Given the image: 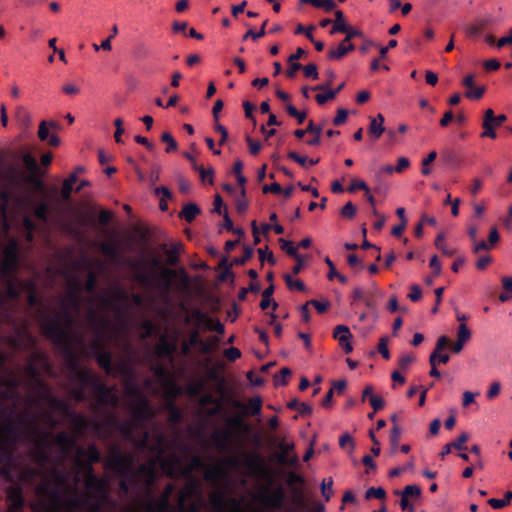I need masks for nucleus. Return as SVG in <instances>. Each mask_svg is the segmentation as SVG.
<instances>
[{
    "label": "nucleus",
    "mask_w": 512,
    "mask_h": 512,
    "mask_svg": "<svg viewBox=\"0 0 512 512\" xmlns=\"http://www.w3.org/2000/svg\"><path fill=\"white\" fill-rule=\"evenodd\" d=\"M37 495L49 499L47 502L34 503L32 512H81L86 508L89 512H106L103 509L105 501H91L88 495L79 497L74 494L62 501L58 487H53L48 479L43 480L37 487Z\"/></svg>",
    "instance_id": "nucleus-1"
},
{
    "label": "nucleus",
    "mask_w": 512,
    "mask_h": 512,
    "mask_svg": "<svg viewBox=\"0 0 512 512\" xmlns=\"http://www.w3.org/2000/svg\"><path fill=\"white\" fill-rule=\"evenodd\" d=\"M41 329L44 336L61 350L66 367L73 376L81 368L75 351V345L80 343L75 342V337L61 326L58 319H52L45 313H41Z\"/></svg>",
    "instance_id": "nucleus-2"
},
{
    "label": "nucleus",
    "mask_w": 512,
    "mask_h": 512,
    "mask_svg": "<svg viewBox=\"0 0 512 512\" xmlns=\"http://www.w3.org/2000/svg\"><path fill=\"white\" fill-rule=\"evenodd\" d=\"M23 434V429L15 426L13 414L7 411L0 418V465H2V473L8 479L12 478L14 452Z\"/></svg>",
    "instance_id": "nucleus-3"
},
{
    "label": "nucleus",
    "mask_w": 512,
    "mask_h": 512,
    "mask_svg": "<svg viewBox=\"0 0 512 512\" xmlns=\"http://www.w3.org/2000/svg\"><path fill=\"white\" fill-rule=\"evenodd\" d=\"M230 404L233 408L240 409L241 415L232 416L227 419L228 426L242 432H248L250 427L245 424L243 416H258L261 413L263 401L260 396L252 397L247 404L238 399L231 398Z\"/></svg>",
    "instance_id": "nucleus-4"
},
{
    "label": "nucleus",
    "mask_w": 512,
    "mask_h": 512,
    "mask_svg": "<svg viewBox=\"0 0 512 512\" xmlns=\"http://www.w3.org/2000/svg\"><path fill=\"white\" fill-rule=\"evenodd\" d=\"M38 364L41 365L45 370L51 371L52 366L49 362L48 356L40 351H34L28 360V363L24 367V373L29 378L30 388L37 394L48 386L41 378Z\"/></svg>",
    "instance_id": "nucleus-5"
},
{
    "label": "nucleus",
    "mask_w": 512,
    "mask_h": 512,
    "mask_svg": "<svg viewBox=\"0 0 512 512\" xmlns=\"http://www.w3.org/2000/svg\"><path fill=\"white\" fill-rule=\"evenodd\" d=\"M134 460L132 454H126L118 446H113L109 459L104 462V468L112 471L117 477H129Z\"/></svg>",
    "instance_id": "nucleus-6"
},
{
    "label": "nucleus",
    "mask_w": 512,
    "mask_h": 512,
    "mask_svg": "<svg viewBox=\"0 0 512 512\" xmlns=\"http://www.w3.org/2000/svg\"><path fill=\"white\" fill-rule=\"evenodd\" d=\"M87 318L89 326L95 334V338L91 341L89 348L92 354L97 356L106 349L104 341L108 322L93 309L88 312Z\"/></svg>",
    "instance_id": "nucleus-7"
},
{
    "label": "nucleus",
    "mask_w": 512,
    "mask_h": 512,
    "mask_svg": "<svg viewBox=\"0 0 512 512\" xmlns=\"http://www.w3.org/2000/svg\"><path fill=\"white\" fill-rule=\"evenodd\" d=\"M175 490L173 483H168L159 498L154 497L152 491L148 492V499L142 503L144 512H170L172 505L170 498Z\"/></svg>",
    "instance_id": "nucleus-8"
},
{
    "label": "nucleus",
    "mask_w": 512,
    "mask_h": 512,
    "mask_svg": "<svg viewBox=\"0 0 512 512\" xmlns=\"http://www.w3.org/2000/svg\"><path fill=\"white\" fill-rule=\"evenodd\" d=\"M155 463V460H151L149 463L140 464L137 468L133 466L129 476L132 483L142 484L147 493L151 492L157 479Z\"/></svg>",
    "instance_id": "nucleus-9"
},
{
    "label": "nucleus",
    "mask_w": 512,
    "mask_h": 512,
    "mask_svg": "<svg viewBox=\"0 0 512 512\" xmlns=\"http://www.w3.org/2000/svg\"><path fill=\"white\" fill-rule=\"evenodd\" d=\"M68 416L72 420V426L78 436L84 435L89 428H92L98 436L104 432V423L95 419H89L87 416L75 412H70Z\"/></svg>",
    "instance_id": "nucleus-10"
},
{
    "label": "nucleus",
    "mask_w": 512,
    "mask_h": 512,
    "mask_svg": "<svg viewBox=\"0 0 512 512\" xmlns=\"http://www.w3.org/2000/svg\"><path fill=\"white\" fill-rule=\"evenodd\" d=\"M85 489L90 492L87 495L91 501H108L109 499L108 483L104 478L98 476L86 477Z\"/></svg>",
    "instance_id": "nucleus-11"
},
{
    "label": "nucleus",
    "mask_w": 512,
    "mask_h": 512,
    "mask_svg": "<svg viewBox=\"0 0 512 512\" xmlns=\"http://www.w3.org/2000/svg\"><path fill=\"white\" fill-rule=\"evenodd\" d=\"M92 390L97 398V405L115 408L119 404V397L115 392V386H107L101 379L96 382Z\"/></svg>",
    "instance_id": "nucleus-12"
},
{
    "label": "nucleus",
    "mask_w": 512,
    "mask_h": 512,
    "mask_svg": "<svg viewBox=\"0 0 512 512\" xmlns=\"http://www.w3.org/2000/svg\"><path fill=\"white\" fill-rule=\"evenodd\" d=\"M18 422L19 424H25L28 422L30 426L28 430L29 434L38 435V438L34 440L36 447L47 450L50 448L51 441L54 438L53 433L40 431L37 424L34 421L29 420L26 416L19 417Z\"/></svg>",
    "instance_id": "nucleus-13"
},
{
    "label": "nucleus",
    "mask_w": 512,
    "mask_h": 512,
    "mask_svg": "<svg viewBox=\"0 0 512 512\" xmlns=\"http://www.w3.org/2000/svg\"><path fill=\"white\" fill-rule=\"evenodd\" d=\"M132 416L136 425H142L152 417L150 404L145 397L140 396L132 406Z\"/></svg>",
    "instance_id": "nucleus-14"
},
{
    "label": "nucleus",
    "mask_w": 512,
    "mask_h": 512,
    "mask_svg": "<svg viewBox=\"0 0 512 512\" xmlns=\"http://www.w3.org/2000/svg\"><path fill=\"white\" fill-rule=\"evenodd\" d=\"M160 465L165 475L170 478H174L178 475L183 476L182 461L176 454H170L169 456L162 458Z\"/></svg>",
    "instance_id": "nucleus-15"
},
{
    "label": "nucleus",
    "mask_w": 512,
    "mask_h": 512,
    "mask_svg": "<svg viewBox=\"0 0 512 512\" xmlns=\"http://www.w3.org/2000/svg\"><path fill=\"white\" fill-rule=\"evenodd\" d=\"M187 482L178 492L177 500H190L192 497H201V482L193 476H184Z\"/></svg>",
    "instance_id": "nucleus-16"
},
{
    "label": "nucleus",
    "mask_w": 512,
    "mask_h": 512,
    "mask_svg": "<svg viewBox=\"0 0 512 512\" xmlns=\"http://www.w3.org/2000/svg\"><path fill=\"white\" fill-rule=\"evenodd\" d=\"M277 447L280 450V453L277 455V461L279 464L288 467H294L298 465L299 460L297 455H289V452L294 450L295 447L293 442H285L281 440L278 442Z\"/></svg>",
    "instance_id": "nucleus-17"
},
{
    "label": "nucleus",
    "mask_w": 512,
    "mask_h": 512,
    "mask_svg": "<svg viewBox=\"0 0 512 512\" xmlns=\"http://www.w3.org/2000/svg\"><path fill=\"white\" fill-rule=\"evenodd\" d=\"M20 384V379L13 375L0 377V388H4V390L0 392V398L2 400L14 399Z\"/></svg>",
    "instance_id": "nucleus-18"
},
{
    "label": "nucleus",
    "mask_w": 512,
    "mask_h": 512,
    "mask_svg": "<svg viewBox=\"0 0 512 512\" xmlns=\"http://www.w3.org/2000/svg\"><path fill=\"white\" fill-rule=\"evenodd\" d=\"M106 426L115 428L126 438H131L136 424L133 421H121L113 414L104 423V428Z\"/></svg>",
    "instance_id": "nucleus-19"
},
{
    "label": "nucleus",
    "mask_w": 512,
    "mask_h": 512,
    "mask_svg": "<svg viewBox=\"0 0 512 512\" xmlns=\"http://www.w3.org/2000/svg\"><path fill=\"white\" fill-rule=\"evenodd\" d=\"M284 499L285 493L281 487H278L272 492H266L262 494L260 497L261 502L265 506L275 510H279L282 508Z\"/></svg>",
    "instance_id": "nucleus-20"
},
{
    "label": "nucleus",
    "mask_w": 512,
    "mask_h": 512,
    "mask_svg": "<svg viewBox=\"0 0 512 512\" xmlns=\"http://www.w3.org/2000/svg\"><path fill=\"white\" fill-rule=\"evenodd\" d=\"M78 437L71 435L66 431L59 432L54 436V444L59 446L64 454H69L74 449H77Z\"/></svg>",
    "instance_id": "nucleus-21"
},
{
    "label": "nucleus",
    "mask_w": 512,
    "mask_h": 512,
    "mask_svg": "<svg viewBox=\"0 0 512 512\" xmlns=\"http://www.w3.org/2000/svg\"><path fill=\"white\" fill-rule=\"evenodd\" d=\"M82 458L86 459L85 463L96 464L101 460V453L95 444L88 445L86 450L78 446L76 449L77 464L82 463Z\"/></svg>",
    "instance_id": "nucleus-22"
},
{
    "label": "nucleus",
    "mask_w": 512,
    "mask_h": 512,
    "mask_svg": "<svg viewBox=\"0 0 512 512\" xmlns=\"http://www.w3.org/2000/svg\"><path fill=\"white\" fill-rule=\"evenodd\" d=\"M148 437L149 433L145 432L143 439L139 442V447L141 449H149L152 452L156 453L159 457H161L165 452L166 437L162 433H157L156 442L151 446H149Z\"/></svg>",
    "instance_id": "nucleus-23"
},
{
    "label": "nucleus",
    "mask_w": 512,
    "mask_h": 512,
    "mask_svg": "<svg viewBox=\"0 0 512 512\" xmlns=\"http://www.w3.org/2000/svg\"><path fill=\"white\" fill-rule=\"evenodd\" d=\"M306 133H315V137L312 139H309L307 141V144L310 146H317L320 144L321 140V133H322V127L319 125L314 124L312 120L309 121L306 129H297L294 131V136L298 139H302Z\"/></svg>",
    "instance_id": "nucleus-24"
},
{
    "label": "nucleus",
    "mask_w": 512,
    "mask_h": 512,
    "mask_svg": "<svg viewBox=\"0 0 512 512\" xmlns=\"http://www.w3.org/2000/svg\"><path fill=\"white\" fill-rule=\"evenodd\" d=\"M38 396L41 399L47 401L53 409L61 410L65 413H67V415L70 413L66 402L60 398L53 396L49 386H47L45 388V390H42L41 392H39Z\"/></svg>",
    "instance_id": "nucleus-25"
},
{
    "label": "nucleus",
    "mask_w": 512,
    "mask_h": 512,
    "mask_svg": "<svg viewBox=\"0 0 512 512\" xmlns=\"http://www.w3.org/2000/svg\"><path fill=\"white\" fill-rule=\"evenodd\" d=\"M3 254V261L11 263L12 265H19V245L17 240L11 238L4 248Z\"/></svg>",
    "instance_id": "nucleus-26"
},
{
    "label": "nucleus",
    "mask_w": 512,
    "mask_h": 512,
    "mask_svg": "<svg viewBox=\"0 0 512 512\" xmlns=\"http://www.w3.org/2000/svg\"><path fill=\"white\" fill-rule=\"evenodd\" d=\"M72 378L78 381L82 385H88L91 388L94 387L96 382L100 380V378L95 375L91 370L81 367L80 370L75 373Z\"/></svg>",
    "instance_id": "nucleus-27"
},
{
    "label": "nucleus",
    "mask_w": 512,
    "mask_h": 512,
    "mask_svg": "<svg viewBox=\"0 0 512 512\" xmlns=\"http://www.w3.org/2000/svg\"><path fill=\"white\" fill-rule=\"evenodd\" d=\"M63 319H64V323H65V326L61 325L65 330L69 331L74 337H75V342H79L81 343V345L84 344V339L80 336H77L74 332H73V327H74V319L72 317V315L70 314L68 308L66 306L63 305ZM51 318V316H49ZM52 319H58L59 322H61V317H60V314H57L55 317H52ZM62 324V323H60Z\"/></svg>",
    "instance_id": "nucleus-28"
},
{
    "label": "nucleus",
    "mask_w": 512,
    "mask_h": 512,
    "mask_svg": "<svg viewBox=\"0 0 512 512\" xmlns=\"http://www.w3.org/2000/svg\"><path fill=\"white\" fill-rule=\"evenodd\" d=\"M384 122L385 118L381 113L377 114L376 117L371 118L368 127V132L371 137H373L374 139H378L381 137V135L385 131Z\"/></svg>",
    "instance_id": "nucleus-29"
},
{
    "label": "nucleus",
    "mask_w": 512,
    "mask_h": 512,
    "mask_svg": "<svg viewBox=\"0 0 512 512\" xmlns=\"http://www.w3.org/2000/svg\"><path fill=\"white\" fill-rule=\"evenodd\" d=\"M354 49V44H352L351 42H344L343 39L342 42L337 46V48L328 50L327 56L331 60H339L346 56L349 52L353 51Z\"/></svg>",
    "instance_id": "nucleus-30"
},
{
    "label": "nucleus",
    "mask_w": 512,
    "mask_h": 512,
    "mask_svg": "<svg viewBox=\"0 0 512 512\" xmlns=\"http://www.w3.org/2000/svg\"><path fill=\"white\" fill-rule=\"evenodd\" d=\"M178 275L176 270L170 268H163L161 271V289L165 296L169 295L172 287L173 281L172 279Z\"/></svg>",
    "instance_id": "nucleus-31"
},
{
    "label": "nucleus",
    "mask_w": 512,
    "mask_h": 512,
    "mask_svg": "<svg viewBox=\"0 0 512 512\" xmlns=\"http://www.w3.org/2000/svg\"><path fill=\"white\" fill-rule=\"evenodd\" d=\"M330 86L331 82H326L325 84H320L312 88L314 91H325V93H319L315 96V100L319 105H324L326 102L335 98V93L332 92Z\"/></svg>",
    "instance_id": "nucleus-32"
},
{
    "label": "nucleus",
    "mask_w": 512,
    "mask_h": 512,
    "mask_svg": "<svg viewBox=\"0 0 512 512\" xmlns=\"http://www.w3.org/2000/svg\"><path fill=\"white\" fill-rule=\"evenodd\" d=\"M51 208L50 204L46 200H41L36 203L33 207V215L34 217L41 222H48L50 216Z\"/></svg>",
    "instance_id": "nucleus-33"
},
{
    "label": "nucleus",
    "mask_w": 512,
    "mask_h": 512,
    "mask_svg": "<svg viewBox=\"0 0 512 512\" xmlns=\"http://www.w3.org/2000/svg\"><path fill=\"white\" fill-rule=\"evenodd\" d=\"M176 344L169 342L165 336H162L160 343L156 347V351L160 357H166L170 360L173 359V355L176 352Z\"/></svg>",
    "instance_id": "nucleus-34"
},
{
    "label": "nucleus",
    "mask_w": 512,
    "mask_h": 512,
    "mask_svg": "<svg viewBox=\"0 0 512 512\" xmlns=\"http://www.w3.org/2000/svg\"><path fill=\"white\" fill-rule=\"evenodd\" d=\"M211 438L215 447L220 451H226L230 442V433L216 430L212 433Z\"/></svg>",
    "instance_id": "nucleus-35"
},
{
    "label": "nucleus",
    "mask_w": 512,
    "mask_h": 512,
    "mask_svg": "<svg viewBox=\"0 0 512 512\" xmlns=\"http://www.w3.org/2000/svg\"><path fill=\"white\" fill-rule=\"evenodd\" d=\"M97 364L105 371L107 375L113 374L112 354L105 349L103 352L95 356Z\"/></svg>",
    "instance_id": "nucleus-36"
},
{
    "label": "nucleus",
    "mask_w": 512,
    "mask_h": 512,
    "mask_svg": "<svg viewBox=\"0 0 512 512\" xmlns=\"http://www.w3.org/2000/svg\"><path fill=\"white\" fill-rule=\"evenodd\" d=\"M292 492V503L298 510H305L307 505V499L305 492L302 487H293Z\"/></svg>",
    "instance_id": "nucleus-37"
},
{
    "label": "nucleus",
    "mask_w": 512,
    "mask_h": 512,
    "mask_svg": "<svg viewBox=\"0 0 512 512\" xmlns=\"http://www.w3.org/2000/svg\"><path fill=\"white\" fill-rule=\"evenodd\" d=\"M201 213V209L195 203L186 204L181 210L179 217L184 219L186 222L191 223Z\"/></svg>",
    "instance_id": "nucleus-38"
},
{
    "label": "nucleus",
    "mask_w": 512,
    "mask_h": 512,
    "mask_svg": "<svg viewBox=\"0 0 512 512\" xmlns=\"http://www.w3.org/2000/svg\"><path fill=\"white\" fill-rule=\"evenodd\" d=\"M372 180L374 183V192L379 195H386L389 190V184L385 181L382 171H375Z\"/></svg>",
    "instance_id": "nucleus-39"
},
{
    "label": "nucleus",
    "mask_w": 512,
    "mask_h": 512,
    "mask_svg": "<svg viewBox=\"0 0 512 512\" xmlns=\"http://www.w3.org/2000/svg\"><path fill=\"white\" fill-rule=\"evenodd\" d=\"M22 283L23 282H21L20 284H22ZM22 288H25V286H22V285L18 286L16 279H8L5 293H3V295H4V297L6 296L12 300H17L21 296Z\"/></svg>",
    "instance_id": "nucleus-40"
},
{
    "label": "nucleus",
    "mask_w": 512,
    "mask_h": 512,
    "mask_svg": "<svg viewBox=\"0 0 512 512\" xmlns=\"http://www.w3.org/2000/svg\"><path fill=\"white\" fill-rule=\"evenodd\" d=\"M33 461L39 466H45L50 462V453L47 449L35 447L31 451Z\"/></svg>",
    "instance_id": "nucleus-41"
},
{
    "label": "nucleus",
    "mask_w": 512,
    "mask_h": 512,
    "mask_svg": "<svg viewBox=\"0 0 512 512\" xmlns=\"http://www.w3.org/2000/svg\"><path fill=\"white\" fill-rule=\"evenodd\" d=\"M205 468V462L199 455L192 456L188 466L183 467V476H192L193 471Z\"/></svg>",
    "instance_id": "nucleus-42"
},
{
    "label": "nucleus",
    "mask_w": 512,
    "mask_h": 512,
    "mask_svg": "<svg viewBox=\"0 0 512 512\" xmlns=\"http://www.w3.org/2000/svg\"><path fill=\"white\" fill-rule=\"evenodd\" d=\"M335 22L330 30V34L334 35L336 33H341L342 31L347 30V23L345 21V16L342 10H335Z\"/></svg>",
    "instance_id": "nucleus-43"
},
{
    "label": "nucleus",
    "mask_w": 512,
    "mask_h": 512,
    "mask_svg": "<svg viewBox=\"0 0 512 512\" xmlns=\"http://www.w3.org/2000/svg\"><path fill=\"white\" fill-rule=\"evenodd\" d=\"M210 504L214 511L224 512L226 509L227 501L222 493L214 492L210 496Z\"/></svg>",
    "instance_id": "nucleus-44"
},
{
    "label": "nucleus",
    "mask_w": 512,
    "mask_h": 512,
    "mask_svg": "<svg viewBox=\"0 0 512 512\" xmlns=\"http://www.w3.org/2000/svg\"><path fill=\"white\" fill-rule=\"evenodd\" d=\"M177 510L179 512H200L201 505L196 501L190 500H177Z\"/></svg>",
    "instance_id": "nucleus-45"
},
{
    "label": "nucleus",
    "mask_w": 512,
    "mask_h": 512,
    "mask_svg": "<svg viewBox=\"0 0 512 512\" xmlns=\"http://www.w3.org/2000/svg\"><path fill=\"white\" fill-rule=\"evenodd\" d=\"M77 181V175L71 174L68 178H66L63 182L61 189V197L63 200H69L71 197V193L73 191V186Z\"/></svg>",
    "instance_id": "nucleus-46"
},
{
    "label": "nucleus",
    "mask_w": 512,
    "mask_h": 512,
    "mask_svg": "<svg viewBox=\"0 0 512 512\" xmlns=\"http://www.w3.org/2000/svg\"><path fill=\"white\" fill-rule=\"evenodd\" d=\"M333 337L338 340V342H345L347 340H351L353 338L350 329L346 325H337L333 330Z\"/></svg>",
    "instance_id": "nucleus-47"
},
{
    "label": "nucleus",
    "mask_w": 512,
    "mask_h": 512,
    "mask_svg": "<svg viewBox=\"0 0 512 512\" xmlns=\"http://www.w3.org/2000/svg\"><path fill=\"white\" fill-rule=\"evenodd\" d=\"M182 248L181 243L172 244L171 247L166 251L167 254V262L171 266H175L179 263V253Z\"/></svg>",
    "instance_id": "nucleus-48"
},
{
    "label": "nucleus",
    "mask_w": 512,
    "mask_h": 512,
    "mask_svg": "<svg viewBox=\"0 0 512 512\" xmlns=\"http://www.w3.org/2000/svg\"><path fill=\"white\" fill-rule=\"evenodd\" d=\"M503 292L499 295L501 302H507L512 299V276L502 277L501 279Z\"/></svg>",
    "instance_id": "nucleus-49"
},
{
    "label": "nucleus",
    "mask_w": 512,
    "mask_h": 512,
    "mask_svg": "<svg viewBox=\"0 0 512 512\" xmlns=\"http://www.w3.org/2000/svg\"><path fill=\"white\" fill-rule=\"evenodd\" d=\"M287 407L291 410H298L302 416H308L312 414V407L304 402H299L297 399L291 400Z\"/></svg>",
    "instance_id": "nucleus-50"
},
{
    "label": "nucleus",
    "mask_w": 512,
    "mask_h": 512,
    "mask_svg": "<svg viewBox=\"0 0 512 512\" xmlns=\"http://www.w3.org/2000/svg\"><path fill=\"white\" fill-rule=\"evenodd\" d=\"M67 300L72 308H74L75 310L79 309L82 298L79 293L78 284L67 293Z\"/></svg>",
    "instance_id": "nucleus-51"
},
{
    "label": "nucleus",
    "mask_w": 512,
    "mask_h": 512,
    "mask_svg": "<svg viewBox=\"0 0 512 512\" xmlns=\"http://www.w3.org/2000/svg\"><path fill=\"white\" fill-rule=\"evenodd\" d=\"M268 24V20L266 19L265 21H263L259 31L257 32H253V29L252 28H249L248 31L242 36V41H246L248 40L249 38H251L252 40H258L259 38H262L265 36L266 34V26Z\"/></svg>",
    "instance_id": "nucleus-52"
},
{
    "label": "nucleus",
    "mask_w": 512,
    "mask_h": 512,
    "mask_svg": "<svg viewBox=\"0 0 512 512\" xmlns=\"http://www.w3.org/2000/svg\"><path fill=\"white\" fill-rule=\"evenodd\" d=\"M22 161L26 169L31 173V175H36L39 173L38 163L30 153L24 154L22 157Z\"/></svg>",
    "instance_id": "nucleus-53"
},
{
    "label": "nucleus",
    "mask_w": 512,
    "mask_h": 512,
    "mask_svg": "<svg viewBox=\"0 0 512 512\" xmlns=\"http://www.w3.org/2000/svg\"><path fill=\"white\" fill-rule=\"evenodd\" d=\"M223 475L224 471L222 467L219 465H214L212 468L205 472L204 478L207 481L214 482L220 480L223 477Z\"/></svg>",
    "instance_id": "nucleus-54"
},
{
    "label": "nucleus",
    "mask_w": 512,
    "mask_h": 512,
    "mask_svg": "<svg viewBox=\"0 0 512 512\" xmlns=\"http://www.w3.org/2000/svg\"><path fill=\"white\" fill-rule=\"evenodd\" d=\"M25 286V288L29 289V294L27 296V303L30 307H35L39 304V298L36 294L35 285L32 282H23L21 284Z\"/></svg>",
    "instance_id": "nucleus-55"
},
{
    "label": "nucleus",
    "mask_w": 512,
    "mask_h": 512,
    "mask_svg": "<svg viewBox=\"0 0 512 512\" xmlns=\"http://www.w3.org/2000/svg\"><path fill=\"white\" fill-rule=\"evenodd\" d=\"M396 494L404 495L408 498H419L421 496V488L418 485H407L401 491H396Z\"/></svg>",
    "instance_id": "nucleus-56"
},
{
    "label": "nucleus",
    "mask_w": 512,
    "mask_h": 512,
    "mask_svg": "<svg viewBox=\"0 0 512 512\" xmlns=\"http://www.w3.org/2000/svg\"><path fill=\"white\" fill-rule=\"evenodd\" d=\"M126 298H127L126 292L124 290H122L121 288H117L116 293L113 297L102 296L100 300L104 306H109L111 304V302L123 301Z\"/></svg>",
    "instance_id": "nucleus-57"
},
{
    "label": "nucleus",
    "mask_w": 512,
    "mask_h": 512,
    "mask_svg": "<svg viewBox=\"0 0 512 512\" xmlns=\"http://www.w3.org/2000/svg\"><path fill=\"white\" fill-rule=\"evenodd\" d=\"M254 249L250 246H244L243 255L241 257H236L232 260V264L234 265H244L246 264L253 256Z\"/></svg>",
    "instance_id": "nucleus-58"
},
{
    "label": "nucleus",
    "mask_w": 512,
    "mask_h": 512,
    "mask_svg": "<svg viewBox=\"0 0 512 512\" xmlns=\"http://www.w3.org/2000/svg\"><path fill=\"white\" fill-rule=\"evenodd\" d=\"M280 247L286 254L290 257H298V249L293 245V242L290 240H285L283 238L279 239Z\"/></svg>",
    "instance_id": "nucleus-59"
},
{
    "label": "nucleus",
    "mask_w": 512,
    "mask_h": 512,
    "mask_svg": "<svg viewBox=\"0 0 512 512\" xmlns=\"http://www.w3.org/2000/svg\"><path fill=\"white\" fill-rule=\"evenodd\" d=\"M291 373H292V371H291L290 368L283 367L279 371V374H276L274 376V384H275V386H285L288 383L287 377L290 376Z\"/></svg>",
    "instance_id": "nucleus-60"
},
{
    "label": "nucleus",
    "mask_w": 512,
    "mask_h": 512,
    "mask_svg": "<svg viewBox=\"0 0 512 512\" xmlns=\"http://www.w3.org/2000/svg\"><path fill=\"white\" fill-rule=\"evenodd\" d=\"M284 280L289 289H296L298 291L304 292L306 290V286L304 282L300 279L293 280L289 274L284 275Z\"/></svg>",
    "instance_id": "nucleus-61"
},
{
    "label": "nucleus",
    "mask_w": 512,
    "mask_h": 512,
    "mask_svg": "<svg viewBox=\"0 0 512 512\" xmlns=\"http://www.w3.org/2000/svg\"><path fill=\"white\" fill-rule=\"evenodd\" d=\"M365 498L367 500L372 498L384 500L386 498V491L382 487H370L365 492Z\"/></svg>",
    "instance_id": "nucleus-62"
},
{
    "label": "nucleus",
    "mask_w": 512,
    "mask_h": 512,
    "mask_svg": "<svg viewBox=\"0 0 512 512\" xmlns=\"http://www.w3.org/2000/svg\"><path fill=\"white\" fill-rule=\"evenodd\" d=\"M98 284L97 276L93 271H89L87 274L86 281L84 283V289L88 293H94Z\"/></svg>",
    "instance_id": "nucleus-63"
},
{
    "label": "nucleus",
    "mask_w": 512,
    "mask_h": 512,
    "mask_svg": "<svg viewBox=\"0 0 512 512\" xmlns=\"http://www.w3.org/2000/svg\"><path fill=\"white\" fill-rule=\"evenodd\" d=\"M486 91L485 86H479V87H472L470 89H467L465 92V97L471 100H479L483 97L484 93Z\"/></svg>",
    "instance_id": "nucleus-64"
}]
</instances>
